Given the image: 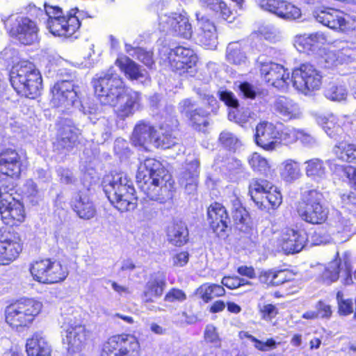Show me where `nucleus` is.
I'll use <instances>...</instances> for the list:
<instances>
[{"mask_svg": "<svg viewBox=\"0 0 356 356\" xmlns=\"http://www.w3.org/2000/svg\"><path fill=\"white\" fill-rule=\"evenodd\" d=\"M30 12L31 15H35L41 22L43 21L47 29L66 16L60 7L47 4H44V10L34 5L30 6Z\"/></svg>", "mask_w": 356, "mask_h": 356, "instance_id": "nucleus-33", "label": "nucleus"}, {"mask_svg": "<svg viewBox=\"0 0 356 356\" xmlns=\"http://www.w3.org/2000/svg\"><path fill=\"white\" fill-rule=\"evenodd\" d=\"M204 338L208 342L215 343L216 346L220 345V338L216 330V327L213 325H208L204 331Z\"/></svg>", "mask_w": 356, "mask_h": 356, "instance_id": "nucleus-63", "label": "nucleus"}, {"mask_svg": "<svg viewBox=\"0 0 356 356\" xmlns=\"http://www.w3.org/2000/svg\"><path fill=\"white\" fill-rule=\"evenodd\" d=\"M71 207L77 216L85 220L92 218L96 213L93 202L86 193L79 191L71 200Z\"/></svg>", "mask_w": 356, "mask_h": 356, "instance_id": "nucleus-31", "label": "nucleus"}, {"mask_svg": "<svg viewBox=\"0 0 356 356\" xmlns=\"http://www.w3.org/2000/svg\"><path fill=\"white\" fill-rule=\"evenodd\" d=\"M34 280L43 284H52L64 280L68 271L57 261L46 259L34 261L30 267Z\"/></svg>", "mask_w": 356, "mask_h": 356, "instance_id": "nucleus-9", "label": "nucleus"}, {"mask_svg": "<svg viewBox=\"0 0 356 356\" xmlns=\"http://www.w3.org/2000/svg\"><path fill=\"white\" fill-rule=\"evenodd\" d=\"M280 175L286 182L291 183L299 179L302 175L300 163L292 159L284 160L280 164Z\"/></svg>", "mask_w": 356, "mask_h": 356, "instance_id": "nucleus-42", "label": "nucleus"}, {"mask_svg": "<svg viewBox=\"0 0 356 356\" xmlns=\"http://www.w3.org/2000/svg\"><path fill=\"white\" fill-rule=\"evenodd\" d=\"M327 42V36L322 32L296 35L295 43L305 51H316Z\"/></svg>", "mask_w": 356, "mask_h": 356, "instance_id": "nucleus-35", "label": "nucleus"}, {"mask_svg": "<svg viewBox=\"0 0 356 356\" xmlns=\"http://www.w3.org/2000/svg\"><path fill=\"white\" fill-rule=\"evenodd\" d=\"M323 193L316 190L305 191L298 202L297 212L308 223L318 225L327 218L328 209L323 205Z\"/></svg>", "mask_w": 356, "mask_h": 356, "instance_id": "nucleus-6", "label": "nucleus"}, {"mask_svg": "<svg viewBox=\"0 0 356 356\" xmlns=\"http://www.w3.org/2000/svg\"><path fill=\"white\" fill-rule=\"evenodd\" d=\"M225 59L229 63L234 65H245L248 61L239 42H232L227 45Z\"/></svg>", "mask_w": 356, "mask_h": 356, "instance_id": "nucleus-43", "label": "nucleus"}, {"mask_svg": "<svg viewBox=\"0 0 356 356\" xmlns=\"http://www.w3.org/2000/svg\"><path fill=\"white\" fill-rule=\"evenodd\" d=\"M105 194L111 203L120 211L134 210L137 197L132 181L124 172H111L103 181Z\"/></svg>", "mask_w": 356, "mask_h": 356, "instance_id": "nucleus-3", "label": "nucleus"}, {"mask_svg": "<svg viewBox=\"0 0 356 356\" xmlns=\"http://www.w3.org/2000/svg\"><path fill=\"white\" fill-rule=\"evenodd\" d=\"M115 65L131 79L140 80L147 76L146 70L127 56L118 58Z\"/></svg>", "mask_w": 356, "mask_h": 356, "instance_id": "nucleus-39", "label": "nucleus"}, {"mask_svg": "<svg viewBox=\"0 0 356 356\" xmlns=\"http://www.w3.org/2000/svg\"><path fill=\"white\" fill-rule=\"evenodd\" d=\"M232 202V215L234 221L236 225H245L248 219V213L245 209L241 205L239 199L233 197Z\"/></svg>", "mask_w": 356, "mask_h": 356, "instance_id": "nucleus-49", "label": "nucleus"}, {"mask_svg": "<svg viewBox=\"0 0 356 356\" xmlns=\"http://www.w3.org/2000/svg\"><path fill=\"white\" fill-rule=\"evenodd\" d=\"M80 13L77 9L71 10L66 13V16L53 24L47 29L53 35L63 38H77V32L80 28Z\"/></svg>", "mask_w": 356, "mask_h": 356, "instance_id": "nucleus-13", "label": "nucleus"}, {"mask_svg": "<svg viewBox=\"0 0 356 356\" xmlns=\"http://www.w3.org/2000/svg\"><path fill=\"white\" fill-rule=\"evenodd\" d=\"M80 134V130L71 120H62L59 124L54 146L58 150L71 151L78 145Z\"/></svg>", "mask_w": 356, "mask_h": 356, "instance_id": "nucleus-17", "label": "nucleus"}, {"mask_svg": "<svg viewBox=\"0 0 356 356\" xmlns=\"http://www.w3.org/2000/svg\"><path fill=\"white\" fill-rule=\"evenodd\" d=\"M305 172L307 177L320 181L325 179L327 169L324 161L319 158H312L304 162Z\"/></svg>", "mask_w": 356, "mask_h": 356, "instance_id": "nucleus-38", "label": "nucleus"}, {"mask_svg": "<svg viewBox=\"0 0 356 356\" xmlns=\"http://www.w3.org/2000/svg\"><path fill=\"white\" fill-rule=\"evenodd\" d=\"M245 337L254 342V346L255 348L263 352L274 350L276 348L277 345L279 344V343H277L272 338L268 339L266 341H262L248 333L245 334Z\"/></svg>", "mask_w": 356, "mask_h": 356, "instance_id": "nucleus-52", "label": "nucleus"}, {"mask_svg": "<svg viewBox=\"0 0 356 356\" xmlns=\"http://www.w3.org/2000/svg\"><path fill=\"white\" fill-rule=\"evenodd\" d=\"M315 308L318 318L328 319L331 317L332 314L331 306L325 302L318 301Z\"/></svg>", "mask_w": 356, "mask_h": 356, "instance_id": "nucleus-62", "label": "nucleus"}, {"mask_svg": "<svg viewBox=\"0 0 356 356\" xmlns=\"http://www.w3.org/2000/svg\"><path fill=\"white\" fill-rule=\"evenodd\" d=\"M264 10L275 14L285 19H296L301 16V11L295 5L284 0H257Z\"/></svg>", "mask_w": 356, "mask_h": 356, "instance_id": "nucleus-20", "label": "nucleus"}, {"mask_svg": "<svg viewBox=\"0 0 356 356\" xmlns=\"http://www.w3.org/2000/svg\"><path fill=\"white\" fill-rule=\"evenodd\" d=\"M38 30L35 22L27 17L19 16L10 31L22 44L29 45L38 41Z\"/></svg>", "mask_w": 356, "mask_h": 356, "instance_id": "nucleus-18", "label": "nucleus"}, {"mask_svg": "<svg viewBox=\"0 0 356 356\" xmlns=\"http://www.w3.org/2000/svg\"><path fill=\"white\" fill-rule=\"evenodd\" d=\"M307 241V234L302 230L285 228L279 238V244L286 254L301 251Z\"/></svg>", "mask_w": 356, "mask_h": 356, "instance_id": "nucleus-22", "label": "nucleus"}, {"mask_svg": "<svg viewBox=\"0 0 356 356\" xmlns=\"http://www.w3.org/2000/svg\"><path fill=\"white\" fill-rule=\"evenodd\" d=\"M210 227L219 237L225 238L228 235L230 220L224 206L218 202L211 204L207 211Z\"/></svg>", "mask_w": 356, "mask_h": 356, "instance_id": "nucleus-19", "label": "nucleus"}, {"mask_svg": "<svg viewBox=\"0 0 356 356\" xmlns=\"http://www.w3.org/2000/svg\"><path fill=\"white\" fill-rule=\"evenodd\" d=\"M272 184L266 179H253L249 185V194L258 207L265 206L266 193L272 188Z\"/></svg>", "mask_w": 356, "mask_h": 356, "instance_id": "nucleus-37", "label": "nucleus"}, {"mask_svg": "<svg viewBox=\"0 0 356 356\" xmlns=\"http://www.w3.org/2000/svg\"><path fill=\"white\" fill-rule=\"evenodd\" d=\"M157 135L156 130L149 122L140 120L134 129L131 140L135 146L145 147L153 143Z\"/></svg>", "mask_w": 356, "mask_h": 356, "instance_id": "nucleus-30", "label": "nucleus"}, {"mask_svg": "<svg viewBox=\"0 0 356 356\" xmlns=\"http://www.w3.org/2000/svg\"><path fill=\"white\" fill-rule=\"evenodd\" d=\"M322 79L321 71L308 63L296 67L291 75L293 86L305 95L318 90L322 86Z\"/></svg>", "mask_w": 356, "mask_h": 356, "instance_id": "nucleus-8", "label": "nucleus"}, {"mask_svg": "<svg viewBox=\"0 0 356 356\" xmlns=\"http://www.w3.org/2000/svg\"><path fill=\"white\" fill-rule=\"evenodd\" d=\"M10 80L18 94L30 99L38 95L42 88V77L39 71L27 61H22L13 67Z\"/></svg>", "mask_w": 356, "mask_h": 356, "instance_id": "nucleus-4", "label": "nucleus"}, {"mask_svg": "<svg viewBox=\"0 0 356 356\" xmlns=\"http://www.w3.org/2000/svg\"><path fill=\"white\" fill-rule=\"evenodd\" d=\"M140 346L132 334H116L104 343L100 356H139Z\"/></svg>", "mask_w": 356, "mask_h": 356, "instance_id": "nucleus-10", "label": "nucleus"}, {"mask_svg": "<svg viewBox=\"0 0 356 356\" xmlns=\"http://www.w3.org/2000/svg\"><path fill=\"white\" fill-rule=\"evenodd\" d=\"M197 293L204 302H208L215 298L222 296L225 290L222 286L219 284H205L198 289Z\"/></svg>", "mask_w": 356, "mask_h": 356, "instance_id": "nucleus-47", "label": "nucleus"}, {"mask_svg": "<svg viewBox=\"0 0 356 356\" xmlns=\"http://www.w3.org/2000/svg\"><path fill=\"white\" fill-rule=\"evenodd\" d=\"M299 131L300 129L286 127L282 130L278 138L285 145L293 144L298 140Z\"/></svg>", "mask_w": 356, "mask_h": 356, "instance_id": "nucleus-53", "label": "nucleus"}, {"mask_svg": "<svg viewBox=\"0 0 356 356\" xmlns=\"http://www.w3.org/2000/svg\"><path fill=\"white\" fill-rule=\"evenodd\" d=\"M30 12L31 15H35L41 22L43 21L47 29L66 16L60 7L47 4H44V10L34 5L30 6Z\"/></svg>", "mask_w": 356, "mask_h": 356, "instance_id": "nucleus-32", "label": "nucleus"}, {"mask_svg": "<svg viewBox=\"0 0 356 356\" xmlns=\"http://www.w3.org/2000/svg\"><path fill=\"white\" fill-rule=\"evenodd\" d=\"M282 200L280 192L277 191V187L272 185V188L268 190L264 195L265 206L258 208L264 210L268 208V205H270L272 209L277 208L282 203Z\"/></svg>", "mask_w": 356, "mask_h": 356, "instance_id": "nucleus-50", "label": "nucleus"}, {"mask_svg": "<svg viewBox=\"0 0 356 356\" xmlns=\"http://www.w3.org/2000/svg\"><path fill=\"white\" fill-rule=\"evenodd\" d=\"M251 168L261 173H266L269 169L268 161L258 153H254L248 159Z\"/></svg>", "mask_w": 356, "mask_h": 356, "instance_id": "nucleus-51", "label": "nucleus"}, {"mask_svg": "<svg viewBox=\"0 0 356 356\" xmlns=\"http://www.w3.org/2000/svg\"><path fill=\"white\" fill-rule=\"evenodd\" d=\"M177 143V139L171 134H162L161 136L156 135L154 139V146L162 149H168Z\"/></svg>", "mask_w": 356, "mask_h": 356, "instance_id": "nucleus-58", "label": "nucleus"}, {"mask_svg": "<svg viewBox=\"0 0 356 356\" xmlns=\"http://www.w3.org/2000/svg\"><path fill=\"white\" fill-rule=\"evenodd\" d=\"M95 93L104 105L116 106L118 118L124 120L132 116L140 107V93L126 89L122 79L113 67L106 72L96 74L92 81Z\"/></svg>", "mask_w": 356, "mask_h": 356, "instance_id": "nucleus-1", "label": "nucleus"}, {"mask_svg": "<svg viewBox=\"0 0 356 356\" xmlns=\"http://www.w3.org/2000/svg\"><path fill=\"white\" fill-rule=\"evenodd\" d=\"M339 277L341 282L345 285L353 284L351 275V265L348 258H344L343 261L336 259L328 264L322 274L323 282L327 284H330L336 282Z\"/></svg>", "mask_w": 356, "mask_h": 356, "instance_id": "nucleus-15", "label": "nucleus"}, {"mask_svg": "<svg viewBox=\"0 0 356 356\" xmlns=\"http://www.w3.org/2000/svg\"><path fill=\"white\" fill-rule=\"evenodd\" d=\"M356 58V50L350 48L348 45L343 47L338 52V59L340 62H350Z\"/></svg>", "mask_w": 356, "mask_h": 356, "instance_id": "nucleus-64", "label": "nucleus"}, {"mask_svg": "<svg viewBox=\"0 0 356 356\" xmlns=\"http://www.w3.org/2000/svg\"><path fill=\"white\" fill-rule=\"evenodd\" d=\"M335 227L338 232L345 233L347 237L356 232V227H353L350 220L341 216L337 217Z\"/></svg>", "mask_w": 356, "mask_h": 356, "instance_id": "nucleus-54", "label": "nucleus"}, {"mask_svg": "<svg viewBox=\"0 0 356 356\" xmlns=\"http://www.w3.org/2000/svg\"><path fill=\"white\" fill-rule=\"evenodd\" d=\"M280 135L276 126L272 122L263 121L256 127L255 141L257 145L267 151L276 149Z\"/></svg>", "mask_w": 356, "mask_h": 356, "instance_id": "nucleus-24", "label": "nucleus"}, {"mask_svg": "<svg viewBox=\"0 0 356 356\" xmlns=\"http://www.w3.org/2000/svg\"><path fill=\"white\" fill-rule=\"evenodd\" d=\"M51 91V103L54 106L68 109L77 102V92L74 80L58 81Z\"/></svg>", "mask_w": 356, "mask_h": 356, "instance_id": "nucleus-12", "label": "nucleus"}, {"mask_svg": "<svg viewBox=\"0 0 356 356\" xmlns=\"http://www.w3.org/2000/svg\"><path fill=\"white\" fill-rule=\"evenodd\" d=\"M181 24L177 27L174 34L185 39H189L193 35L192 26L189 23L188 19H183Z\"/></svg>", "mask_w": 356, "mask_h": 356, "instance_id": "nucleus-60", "label": "nucleus"}, {"mask_svg": "<svg viewBox=\"0 0 356 356\" xmlns=\"http://www.w3.org/2000/svg\"><path fill=\"white\" fill-rule=\"evenodd\" d=\"M188 17L183 14L177 13H170L169 14H162L160 17V26L164 31H170L174 33L177 27Z\"/></svg>", "mask_w": 356, "mask_h": 356, "instance_id": "nucleus-46", "label": "nucleus"}, {"mask_svg": "<svg viewBox=\"0 0 356 356\" xmlns=\"http://www.w3.org/2000/svg\"><path fill=\"white\" fill-rule=\"evenodd\" d=\"M260 71L266 82L275 88H283L291 81L289 72H286L282 65L275 63H261Z\"/></svg>", "mask_w": 356, "mask_h": 356, "instance_id": "nucleus-26", "label": "nucleus"}, {"mask_svg": "<svg viewBox=\"0 0 356 356\" xmlns=\"http://www.w3.org/2000/svg\"><path fill=\"white\" fill-rule=\"evenodd\" d=\"M332 152L336 157L346 162H353L356 160V145L343 140L337 143L333 147Z\"/></svg>", "mask_w": 356, "mask_h": 356, "instance_id": "nucleus-45", "label": "nucleus"}, {"mask_svg": "<svg viewBox=\"0 0 356 356\" xmlns=\"http://www.w3.org/2000/svg\"><path fill=\"white\" fill-rule=\"evenodd\" d=\"M198 30L196 42L207 49H215L218 44L216 28L213 22L200 13H196Z\"/></svg>", "mask_w": 356, "mask_h": 356, "instance_id": "nucleus-21", "label": "nucleus"}, {"mask_svg": "<svg viewBox=\"0 0 356 356\" xmlns=\"http://www.w3.org/2000/svg\"><path fill=\"white\" fill-rule=\"evenodd\" d=\"M63 341L67 345L69 353H79L84 348L88 332L84 325L72 316H67L63 325Z\"/></svg>", "mask_w": 356, "mask_h": 356, "instance_id": "nucleus-11", "label": "nucleus"}, {"mask_svg": "<svg viewBox=\"0 0 356 356\" xmlns=\"http://www.w3.org/2000/svg\"><path fill=\"white\" fill-rule=\"evenodd\" d=\"M186 299V293L181 289L172 288L165 296V302H183Z\"/></svg>", "mask_w": 356, "mask_h": 356, "instance_id": "nucleus-61", "label": "nucleus"}, {"mask_svg": "<svg viewBox=\"0 0 356 356\" xmlns=\"http://www.w3.org/2000/svg\"><path fill=\"white\" fill-rule=\"evenodd\" d=\"M166 286L164 277H155L150 279L145 284L143 293V300L145 302H152L159 298Z\"/></svg>", "mask_w": 356, "mask_h": 356, "instance_id": "nucleus-36", "label": "nucleus"}, {"mask_svg": "<svg viewBox=\"0 0 356 356\" xmlns=\"http://www.w3.org/2000/svg\"><path fill=\"white\" fill-rule=\"evenodd\" d=\"M200 6L218 15L224 20L231 22L233 19L232 12L222 0H202Z\"/></svg>", "mask_w": 356, "mask_h": 356, "instance_id": "nucleus-44", "label": "nucleus"}, {"mask_svg": "<svg viewBox=\"0 0 356 356\" xmlns=\"http://www.w3.org/2000/svg\"><path fill=\"white\" fill-rule=\"evenodd\" d=\"M314 17L318 22L332 29L344 31L348 29V16L339 10L329 8L316 10Z\"/></svg>", "mask_w": 356, "mask_h": 356, "instance_id": "nucleus-28", "label": "nucleus"}, {"mask_svg": "<svg viewBox=\"0 0 356 356\" xmlns=\"http://www.w3.org/2000/svg\"><path fill=\"white\" fill-rule=\"evenodd\" d=\"M346 118V116L338 118L331 114L327 117H324L321 119V124L323 129L330 137L337 138L343 133V127L345 126L344 119Z\"/></svg>", "mask_w": 356, "mask_h": 356, "instance_id": "nucleus-41", "label": "nucleus"}, {"mask_svg": "<svg viewBox=\"0 0 356 356\" xmlns=\"http://www.w3.org/2000/svg\"><path fill=\"white\" fill-rule=\"evenodd\" d=\"M298 140L306 147H314L317 145V140L314 136L305 129H300Z\"/></svg>", "mask_w": 356, "mask_h": 356, "instance_id": "nucleus-59", "label": "nucleus"}, {"mask_svg": "<svg viewBox=\"0 0 356 356\" xmlns=\"http://www.w3.org/2000/svg\"><path fill=\"white\" fill-rule=\"evenodd\" d=\"M337 300L340 315L347 316L353 312V303L351 299H345L341 291L337 293Z\"/></svg>", "mask_w": 356, "mask_h": 356, "instance_id": "nucleus-55", "label": "nucleus"}, {"mask_svg": "<svg viewBox=\"0 0 356 356\" xmlns=\"http://www.w3.org/2000/svg\"><path fill=\"white\" fill-rule=\"evenodd\" d=\"M197 57L190 48L179 46L170 50L168 62L172 70L182 74L194 66Z\"/></svg>", "mask_w": 356, "mask_h": 356, "instance_id": "nucleus-16", "label": "nucleus"}, {"mask_svg": "<svg viewBox=\"0 0 356 356\" xmlns=\"http://www.w3.org/2000/svg\"><path fill=\"white\" fill-rule=\"evenodd\" d=\"M178 108L189 120L191 127L199 131H204L209 124V113L202 108H194L193 102L186 99L179 104Z\"/></svg>", "mask_w": 356, "mask_h": 356, "instance_id": "nucleus-23", "label": "nucleus"}, {"mask_svg": "<svg viewBox=\"0 0 356 356\" xmlns=\"http://www.w3.org/2000/svg\"><path fill=\"white\" fill-rule=\"evenodd\" d=\"M24 192L30 201L33 204H37L41 199V193L38 188L36 184L31 179L26 181L24 184Z\"/></svg>", "mask_w": 356, "mask_h": 356, "instance_id": "nucleus-56", "label": "nucleus"}, {"mask_svg": "<svg viewBox=\"0 0 356 356\" xmlns=\"http://www.w3.org/2000/svg\"><path fill=\"white\" fill-rule=\"evenodd\" d=\"M188 229L181 222H173L168 227V240L175 246L184 245L188 241Z\"/></svg>", "mask_w": 356, "mask_h": 356, "instance_id": "nucleus-40", "label": "nucleus"}, {"mask_svg": "<svg viewBox=\"0 0 356 356\" xmlns=\"http://www.w3.org/2000/svg\"><path fill=\"white\" fill-rule=\"evenodd\" d=\"M21 159L18 153L13 149H7L0 154V185L3 182V177L7 178L18 177L21 172Z\"/></svg>", "mask_w": 356, "mask_h": 356, "instance_id": "nucleus-25", "label": "nucleus"}, {"mask_svg": "<svg viewBox=\"0 0 356 356\" xmlns=\"http://www.w3.org/2000/svg\"><path fill=\"white\" fill-rule=\"evenodd\" d=\"M13 184L0 185V214L5 224L14 225V221L22 222L25 218L22 204L15 197Z\"/></svg>", "mask_w": 356, "mask_h": 356, "instance_id": "nucleus-7", "label": "nucleus"}, {"mask_svg": "<svg viewBox=\"0 0 356 356\" xmlns=\"http://www.w3.org/2000/svg\"><path fill=\"white\" fill-rule=\"evenodd\" d=\"M348 95L346 87L341 83H331L325 90L326 98L334 102L345 100Z\"/></svg>", "mask_w": 356, "mask_h": 356, "instance_id": "nucleus-48", "label": "nucleus"}, {"mask_svg": "<svg viewBox=\"0 0 356 356\" xmlns=\"http://www.w3.org/2000/svg\"><path fill=\"white\" fill-rule=\"evenodd\" d=\"M26 349L28 356H50L51 348L40 333H35L27 339Z\"/></svg>", "mask_w": 356, "mask_h": 356, "instance_id": "nucleus-34", "label": "nucleus"}, {"mask_svg": "<svg viewBox=\"0 0 356 356\" xmlns=\"http://www.w3.org/2000/svg\"><path fill=\"white\" fill-rule=\"evenodd\" d=\"M42 308L40 302L33 299H22L6 307V323L13 328L29 327Z\"/></svg>", "mask_w": 356, "mask_h": 356, "instance_id": "nucleus-5", "label": "nucleus"}, {"mask_svg": "<svg viewBox=\"0 0 356 356\" xmlns=\"http://www.w3.org/2000/svg\"><path fill=\"white\" fill-rule=\"evenodd\" d=\"M219 140L223 146L229 149H235L239 143L238 138L234 134L227 131L221 132Z\"/></svg>", "mask_w": 356, "mask_h": 356, "instance_id": "nucleus-57", "label": "nucleus"}, {"mask_svg": "<svg viewBox=\"0 0 356 356\" xmlns=\"http://www.w3.org/2000/svg\"><path fill=\"white\" fill-rule=\"evenodd\" d=\"M200 161L198 158L187 159L186 167L179 176V184L188 194H195L199 184Z\"/></svg>", "mask_w": 356, "mask_h": 356, "instance_id": "nucleus-27", "label": "nucleus"}, {"mask_svg": "<svg viewBox=\"0 0 356 356\" xmlns=\"http://www.w3.org/2000/svg\"><path fill=\"white\" fill-rule=\"evenodd\" d=\"M136 179L138 187L149 200L165 202L172 197L171 175L155 159L147 158L140 163Z\"/></svg>", "mask_w": 356, "mask_h": 356, "instance_id": "nucleus-2", "label": "nucleus"}, {"mask_svg": "<svg viewBox=\"0 0 356 356\" xmlns=\"http://www.w3.org/2000/svg\"><path fill=\"white\" fill-rule=\"evenodd\" d=\"M22 250L18 234L10 231L0 232V265H8L17 259Z\"/></svg>", "mask_w": 356, "mask_h": 356, "instance_id": "nucleus-14", "label": "nucleus"}, {"mask_svg": "<svg viewBox=\"0 0 356 356\" xmlns=\"http://www.w3.org/2000/svg\"><path fill=\"white\" fill-rule=\"evenodd\" d=\"M275 112L284 121L298 120L302 117L299 105L293 99L281 96L273 104Z\"/></svg>", "mask_w": 356, "mask_h": 356, "instance_id": "nucleus-29", "label": "nucleus"}]
</instances>
